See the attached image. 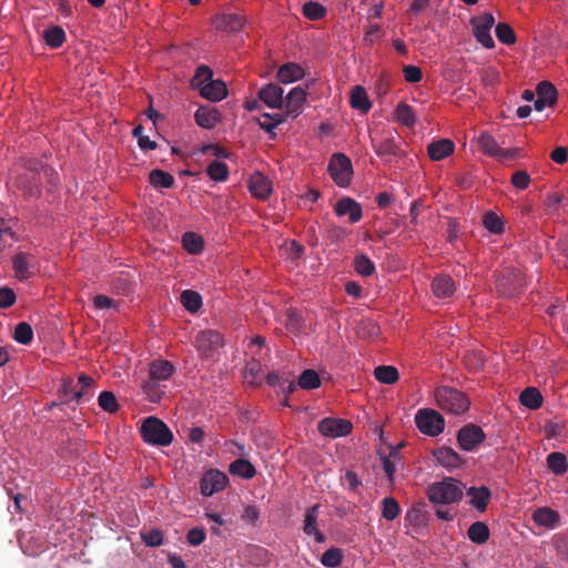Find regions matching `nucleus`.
Wrapping results in <instances>:
<instances>
[{"mask_svg": "<svg viewBox=\"0 0 568 568\" xmlns=\"http://www.w3.org/2000/svg\"><path fill=\"white\" fill-rule=\"evenodd\" d=\"M312 84L313 81H310L305 87H294L287 95L284 97V104L282 108H284L283 114L286 119H295L302 113L308 95V89Z\"/></svg>", "mask_w": 568, "mask_h": 568, "instance_id": "8", "label": "nucleus"}, {"mask_svg": "<svg viewBox=\"0 0 568 568\" xmlns=\"http://www.w3.org/2000/svg\"><path fill=\"white\" fill-rule=\"evenodd\" d=\"M335 213L338 216H348L351 223H357L363 216L362 206L351 197H343L335 205Z\"/></svg>", "mask_w": 568, "mask_h": 568, "instance_id": "20", "label": "nucleus"}, {"mask_svg": "<svg viewBox=\"0 0 568 568\" xmlns=\"http://www.w3.org/2000/svg\"><path fill=\"white\" fill-rule=\"evenodd\" d=\"M352 423L343 418L326 417L318 423V432L329 438L346 436L352 432Z\"/></svg>", "mask_w": 568, "mask_h": 568, "instance_id": "12", "label": "nucleus"}, {"mask_svg": "<svg viewBox=\"0 0 568 568\" xmlns=\"http://www.w3.org/2000/svg\"><path fill=\"white\" fill-rule=\"evenodd\" d=\"M436 406L444 413L462 415L469 408V399L459 389L449 386H439L434 390Z\"/></svg>", "mask_w": 568, "mask_h": 568, "instance_id": "2", "label": "nucleus"}, {"mask_svg": "<svg viewBox=\"0 0 568 568\" xmlns=\"http://www.w3.org/2000/svg\"><path fill=\"white\" fill-rule=\"evenodd\" d=\"M394 120L407 128H413L416 124V115L410 105L400 102L396 105L393 112Z\"/></svg>", "mask_w": 568, "mask_h": 568, "instance_id": "31", "label": "nucleus"}, {"mask_svg": "<svg viewBox=\"0 0 568 568\" xmlns=\"http://www.w3.org/2000/svg\"><path fill=\"white\" fill-rule=\"evenodd\" d=\"M303 253L304 247L296 241H287L281 246V255L291 262L300 260Z\"/></svg>", "mask_w": 568, "mask_h": 568, "instance_id": "41", "label": "nucleus"}, {"mask_svg": "<svg viewBox=\"0 0 568 568\" xmlns=\"http://www.w3.org/2000/svg\"><path fill=\"white\" fill-rule=\"evenodd\" d=\"M383 469L390 483L395 480L396 470L403 466L399 446L390 447L387 454L381 453Z\"/></svg>", "mask_w": 568, "mask_h": 568, "instance_id": "21", "label": "nucleus"}, {"mask_svg": "<svg viewBox=\"0 0 568 568\" xmlns=\"http://www.w3.org/2000/svg\"><path fill=\"white\" fill-rule=\"evenodd\" d=\"M251 194L258 200H266L272 193V182L261 172H254L248 180Z\"/></svg>", "mask_w": 568, "mask_h": 568, "instance_id": "18", "label": "nucleus"}, {"mask_svg": "<svg viewBox=\"0 0 568 568\" xmlns=\"http://www.w3.org/2000/svg\"><path fill=\"white\" fill-rule=\"evenodd\" d=\"M318 515L320 505H314L305 510L303 531L307 536H313L316 542L323 544L325 542V535L320 530L317 526Z\"/></svg>", "mask_w": 568, "mask_h": 568, "instance_id": "15", "label": "nucleus"}, {"mask_svg": "<svg viewBox=\"0 0 568 568\" xmlns=\"http://www.w3.org/2000/svg\"><path fill=\"white\" fill-rule=\"evenodd\" d=\"M544 432L547 439H555L558 442H565L566 439V427L562 423L549 422L545 425Z\"/></svg>", "mask_w": 568, "mask_h": 568, "instance_id": "47", "label": "nucleus"}, {"mask_svg": "<svg viewBox=\"0 0 568 568\" xmlns=\"http://www.w3.org/2000/svg\"><path fill=\"white\" fill-rule=\"evenodd\" d=\"M343 558L342 549L332 547L324 551L321 557V564L328 568H336L342 564Z\"/></svg>", "mask_w": 568, "mask_h": 568, "instance_id": "45", "label": "nucleus"}, {"mask_svg": "<svg viewBox=\"0 0 568 568\" xmlns=\"http://www.w3.org/2000/svg\"><path fill=\"white\" fill-rule=\"evenodd\" d=\"M404 78L408 83H417L423 78V72L419 67L406 65L403 69Z\"/></svg>", "mask_w": 568, "mask_h": 568, "instance_id": "61", "label": "nucleus"}, {"mask_svg": "<svg viewBox=\"0 0 568 568\" xmlns=\"http://www.w3.org/2000/svg\"><path fill=\"white\" fill-rule=\"evenodd\" d=\"M468 495L470 497V504L479 511H484L488 505L490 499V491L487 487H471L468 490Z\"/></svg>", "mask_w": 568, "mask_h": 568, "instance_id": "33", "label": "nucleus"}, {"mask_svg": "<svg viewBox=\"0 0 568 568\" xmlns=\"http://www.w3.org/2000/svg\"><path fill=\"white\" fill-rule=\"evenodd\" d=\"M195 122L204 129H213L220 121V113L214 108L201 106L194 114Z\"/></svg>", "mask_w": 568, "mask_h": 568, "instance_id": "29", "label": "nucleus"}, {"mask_svg": "<svg viewBox=\"0 0 568 568\" xmlns=\"http://www.w3.org/2000/svg\"><path fill=\"white\" fill-rule=\"evenodd\" d=\"M14 275L19 281H26L36 274L34 257L28 253L19 252L12 261Z\"/></svg>", "mask_w": 568, "mask_h": 568, "instance_id": "14", "label": "nucleus"}, {"mask_svg": "<svg viewBox=\"0 0 568 568\" xmlns=\"http://www.w3.org/2000/svg\"><path fill=\"white\" fill-rule=\"evenodd\" d=\"M519 400L529 409H538L542 405V395L536 387H527L521 392Z\"/></svg>", "mask_w": 568, "mask_h": 568, "instance_id": "34", "label": "nucleus"}, {"mask_svg": "<svg viewBox=\"0 0 568 568\" xmlns=\"http://www.w3.org/2000/svg\"><path fill=\"white\" fill-rule=\"evenodd\" d=\"M286 116L283 113L268 114L263 113L257 118V123L262 130L270 133L272 138H275L274 130L282 123L286 122Z\"/></svg>", "mask_w": 568, "mask_h": 568, "instance_id": "32", "label": "nucleus"}, {"mask_svg": "<svg viewBox=\"0 0 568 568\" xmlns=\"http://www.w3.org/2000/svg\"><path fill=\"white\" fill-rule=\"evenodd\" d=\"M455 151V144L449 139H439L427 145V153L433 161H442L452 155Z\"/></svg>", "mask_w": 568, "mask_h": 568, "instance_id": "24", "label": "nucleus"}, {"mask_svg": "<svg viewBox=\"0 0 568 568\" xmlns=\"http://www.w3.org/2000/svg\"><path fill=\"white\" fill-rule=\"evenodd\" d=\"M511 184L519 190H525L530 184V175L526 171H517L511 176Z\"/></svg>", "mask_w": 568, "mask_h": 568, "instance_id": "59", "label": "nucleus"}, {"mask_svg": "<svg viewBox=\"0 0 568 568\" xmlns=\"http://www.w3.org/2000/svg\"><path fill=\"white\" fill-rule=\"evenodd\" d=\"M44 40L51 48H59L65 40V33L60 27H50L44 31Z\"/></svg>", "mask_w": 568, "mask_h": 568, "instance_id": "46", "label": "nucleus"}, {"mask_svg": "<svg viewBox=\"0 0 568 568\" xmlns=\"http://www.w3.org/2000/svg\"><path fill=\"white\" fill-rule=\"evenodd\" d=\"M223 345L222 335L213 329L200 331L194 338V346L203 358H215Z\"/></svg>", "mask_w": 568, "mask_h": 568, "instance_id": "5", "label": "nucleus"}, {"mask_svg": "<svg viewBox=\"0 0 568 568\" xmlns=\"http://www.w3.org/2000/svg\"><path fill=\"white\" fill-rule=\"evenodd\" d=\"M258 99L267 108L281 109L284 104V90L277 84L270 83L260 90Z\"/></svg>", "mask_w": 568, "mask_h": 568, "instance_id": "16", "label": "nucleus"}, {"mask_svg": "<svg viewBox=\"0 0 568 568\" xmlns=\"http://www.w3.org/2000/svg\"><path fill=\"white\" fill-rule=\"evenodd\" d=\"M183 247L191 254H197L203 250V241L195 233H185L182 239Z\"/></svg>", "mask_w": 568, "mask_h": 568, "instance_id": "51", "label": "nucleus"}, {"mask_svg": "<svg viewBox=\"0 0 568 568\" xmlns=\"http://www.w3.org/2000/svg\"><path fill=\"white\" fill-rule=\"evenodd\" d=\"M93 304L99 310H105L114 306L113 300L105 295H97L93 300Z\"/></svg>", "mask_w": 568, "mask_h": 568, "instance_id": "64", "label": "nucleus"}, {"mask_svg": "<svg viewBox=\"0 0 568 568\" xmlns=\"http://www.w3.org/2000/svg\"><path fill=\"white\" fill-rule=\"evenodd\" d=\"M361 479L354 471H346L344 476V484L347 486L348 489L355 490L361 485Z\"/></svg>", "mask_w": 568, "mask_h": 568, "instance_id": "63", "label": "nucleus"}, {"mask_svg": "<svg viewBox=\"0 0 568 568\" xmlns=\"http://www.w3.org/2000/svg\"><path fill=\"white\" fill-rule=\"evenodd\" d=\"M326 13V9L320 2L310 1L303 6V14L313 21L322 19Z\"/></svg>", "mask_w": 568, "mask_h": 568, "instance_id": "53", "label": "nucleus"}, {"mask_svg": "<svg viewBox=\"0 0 568 568\" xmlns=\"http://www.w3.org/2000/svg\"><path fill=\"white\" fill-rule=\"evenodd\" d=\"M470 24L476 40L486 49H493L495 47V41L491 37V29L495 26L494 16L489 12L476 16L471 18Z\"/></svg>", "mask_w": 568, "mask_h": 568, "instance_id": "7", "label": "nucleus"}, {"mask_svg": "<svg viewBox=\"0 0 568 568\" xmlns=\"http://www.w3.org/2000/svg\"><path fill=\"white\" fill-rule=\"evenodd\" d=\"M32 338H33V331L28 323L21 322L16 326V328H14L16 342H18L19 344H22V345H28L31 343Z\"/></svg>", "mask_w": 568, "mask_h": 568, "instance_id": "54", "label": "nucleus"}, {"mask_svg": "<svg viewBox=\"0 0 568 568\" xmlns=\"http://www.w3.org/2000/svg\"><path fill=\"white\" fill-rule=\"evenodd\" d=\"M417 428L425 435L437 436L444 432L445 420L443 416L434 409H419L415 415Z\"/></svg>", "mask_w": 568, "mask_h": 568, "instance_id": "6", "label": "nucleus"}, {"mask_svg": "<svg viewBox=\"0 0 568 568\" xmlns=\"http://www.w3.org/2000/svg\"><path fill=\"white\" fill-rule=\"evenodd\" d=\"M547 466L549 470L555 475H564L568 470V460L562 453L554 452L550 453L547 458Z\"/></svg>", "mask_w": 568, "mask_h": 568, "instance_id": "36", "label": "nucleus"}, {"mask_svg": "<svg viewBox=\"0 0 568 568\" xmlns=\"http://www.w3.org/2000/svg\"><path fill=\"white\" fill-rule=\"evenodd\" d=\"M150 182L155 187L170 189L174 184V178L162 170H153L150 172Z\"/></svg>", "mask_w": 568, "mask_h": 568, "instance_id": "43", "label": "nucleus"}, {"mask_svg": "<svg viewBox=\"0 0 568 568\" xmlns=\"http://www.w3.org/2000/svg\"><path fill=\"white\" fill-rule=\"evenodd\" d=\"M328 172L338 186L347 187L353 172L351 160L343 153H335L329 161Z\"/></svg>", "mask_w": 568, "mask_h": 568, "instance_id": "9", "label": "nucleus"}, {"mask_svg": "<svg viewBox=\"0 0 568 568\" xmlns=\"http://www.w3.org/2000/svg\"><path fill=\"white\" fill-rule=\"evenodd\" d=\"M457 439L463 450L473 452L484 442L485 433L479 426L469 424L458 432Z\"/></svg>", "mask_w": 568, "mask_h": 568, "instance_id": "13", "label": "nucleus"}, {"mask_svg": "<svg viewBox=\"0 0 568 568\" xmlns=\"http://www.w3.org/2000/svg\"><path fill=\"white\" fill-rule=\"evenodd\" d=\"M456 284L447 274H440L432 281V292L437 298L446 300L454 295Z\"/></svg>", "mask_w": 568, "mask_h": 568, "instance_id": "22", "label": "nucleus"}, {"mask_svg": "<svg viewBox=\"0 0 568 568\" xmlns=\"http://www.w3.org/2000/svg\"><path fill=\"white\" fill-rule=\"evenodd\" d=\"M531 518L538 527L554 530L558 527L560 515L548 506L539 507L534 510Z\"/></svg>", "mask_w": 568, "mask_h": 568, "instance_id": "17", "label": "nucleus"}, {"mask_svg": "<svg viewBox=\"0 0 568 568\" xmlns=\"http://www.w3.org/2000/svg\"><path fill=\"white\" fill-rule=\"evenodd\" d=\"M525 284L524 274L519 270L514 268L498 278L497 288L505 296H515L521 292Z\"/></svg>", "mask_w": 568, "mask_h": 568, "instance_id": "10", "label": "nucleus"}, {"mask_svg": "<svg viewBox=\"0 0 568 568\" xmlns=\"http://www.w3.org/2000/svg\"><path fill=\"white\" fill-rule=\"evenodd\" d=\"M206 534L203 528L194 527L187 531L186 540L191 546H200L205 540Z\"/></svg>", "mask_w": 568, "mask_h": 568, "instance_id": "60", "label": "nucleus"}, {"mask_svg": "<svg viewBox=\"0 0 568 568\" xmlns=\"http://www.w3.org/2000/svg\"><path fill=\"white\" fill-rule=\"evenodd\" d=\"M143 440L151 445L169 446L173 442L170 428L156 417H148L141 426Z\"/></svg>", "mask_w": 568, "mask_h": 568, "instance_id": "4", "label": "nucleus"}, {"mask_svg": "<svg viewBox=\"0 0 568 568\" xmlns=\"http://www.w3.org/2000/svg\"><path fill=\"white\" fill-rule=\"evenodd\" d=\"M200 94L206 100L219 102L227 95V89L223 81L212 79L201 88Z\"/></svg>", "mask_w": 568, "mask_h": 568, "instance_id": "26", "label": "nucleus"}, {"mask_svg": "<svg viewBox=\"0 0 568 568\" xmlns=\"http://www.w3.org/2000/svg\"><path fill=\"white\" fill-rule=\"evenodd\" d=\"M230 471L233 475H237L244 479L253 478L256 474L254 465L247 459H236L230 465Z\"/></svg>", "mask_w": 568, "mask_h": 568, "instance_id": "37", "label": "nucleus"}, {"mask_svg": "<svg viewBox=\"0 0 568 568\" xmlns=\"http://www.w3.org/2000/svg\"><path fill=\"white\" fill-rule=\"evenodd\" d=\"M321 386L320 375L314 369H305L298 377V387L315 389Z\"/></svg>", "mask_w": 568, "mask_h": 568, "instance_id": "42", "label": "nucleus"}, {"mask_svg": "<svg viewBox=\"0 0 568 568\" xmlns=\"http://www.w3.org/2000/svg\"><path fill=\"white\" fill-rule=\"evenodd\" d=\"M174 373V366L165 359L153 361L149 366V377L142 384V390L152 403H159L165 393L166 382Z\"/></svg>", "mask_w": 568, "mask_h": 568, "instance_id": "1", "label": "nucleus"}, {"mask_svg": "<svg viewBox=\"0 0 568 568\" xmlns=\"http://www.w3.org/2000/svg\"><path fill=\"white\" fill-rule=\"evenodd\" d=\"M305 77L304 68L295 62H287L277 70L276 78L283 84H291Z\"/></svg>", "mask_w": 568, "mask_h": 568, "instance_id": "23", "label": "nucleus"}, {"mask_svg": "<svg viewBox=\"0 0 568 568\" xmlns=\"http://www.w3.org/2000/svg\"><path fill=\"white\" fill-rule=\"evenodd\" d=\"M78 384L81 385V389H75L72 386V382L65 383L64 393L65 395L70 394L71 398L79 403L84 396L89 395L88 390L94 385V379L88 375L82 374L78 378Z\"/></svg>", "mask_w": 568, "mask_h": 568, "instance_id": "28", "label": "nucleus"}, {"mask_svg": "<svg viewBox=\"0 0 568 568\" xmlns=\"http://www.w3.org/2000/svg\"><path fill=\"white\" fill-rule=\"evenodd\" d=\"M245 24V18L239 13H222L215 17L214 26L224 32H237Z\"/></svg>", "mask_w": 568, "mask_h": 568, "instance_id": "19", "label": "nucleus"}, {"mask_svg": "<svg viewBox=\"0 0 568 568\" xmlns=\"http://www.w3.org/2000/svg\"><path fill=\"white\" fill-rule=\"evenodd\" d=\"M400 513L399 504L393 497H385L382 500V516L386 520H394Z\"/></svg>", "mask_w": 568, "mask_h": 568, "instance_id": "49", "label": "nucleus"}, {"mask_svg": "<svg viewBox=\"0 0 568 568\" xmlns=\"http://www.w3.org/2000/svg\"><path fill=\"white\" fill-rule=\"evenodd\" d=\"M463 495V485L452 477L434 483L428 488V498L435 505L458 503L462 500Z\"/></svg>", "mask_w": 568, "mask_h": 568, "instance_id": "3", "label": "nucleus"}, {"mask_svg": "<svg viewBox=\"0 0 568 568\" xmlns=\"http://www.w3.org/2000/svg\"><path fill=\"white\" fill-rule=\"evenodd\" d=\"M537 97H540L551 104H554L557 100V90L555 85L548 81H541L538 83L536 88Z\"/></svg>", "mask_w": 568, "mask_h": 568, "instance_id": "55", "label": "nucleus"}, {"mask_svg": "<svg viewBox=\"0 0 568 568\" xmlns=\"http://www.w3.org/2000/svg\"><path fill=\"white\" fill-rule=\"evenodd\" d=\"M436 462L447 469H455L462 465V457L450 447H440L434 453Z\"/></svg>", "mask_w": 568, "mask_h": 568, "instance_id": "27", "label": "nucleus"}, {"mask_svg": "<svg viewBox=\"0 0 568 568\" xmlns=\"http://www.w3.org/2000/svg\"><path fill=\"white\" fill-rule=\"evenodd\" d=\"M141 538L146 546L158 547L163 542V532L160 529H151L142 534Z\"/></svg>", "mask_w": 568, "mask_h": 568, "instance_id": "58", "label": "nucleus"}, {"mask_svg": "<svg viewBox=\"0 0 568 568\" xmlns=\"http://www.w3.org/2000/svg\"><path fill=\"white\" fill-rule=\"evenodd\" d=\"M354 267L357 274L362 276H371L375 272L374 262L365 254H359L355 256Z\"/></svg>", "mask_w": 568, "mask_h": 568, "instance_id": "44", "label": "nucleus"}, {"mask_svg": "<svg viewBox=\"0 0 568 568\" xmlns=\"http://www.w3.org/2000/svg\"><path fill=\"white\" fill-rule=\"evenodd\" d=\"M213 79L212 70L206 65H200L196 69L194 77L192 78V87L196 88L199 91L203 85H205L209 81Z\"/></svg>", "mask_w": 568, "mask_h": 568, "instance_id": "52", "label": "nucleus"}, {"mask_svg": "<svg viewBox=\"0 0 568 568\" xmlns=\"http://www.w3.org/2000/svg\"><path fill=\"white\" fill-rule=\"evenodd\" d=\"M351 106L363 113H367L372 108V102L368 98L366 90L361 85L352 88L349 97Z\"/></svg>", "mask_w": 568, "mask_h": 568, "instance_id": "30", "label": "nucleus"}, {"mask_svg": "<svg viewBox=\"0 0 568 568\" xmlns=\"http://www.w3.org/2000/svg\"><path fill=\"white\" fill-rule=\"evenodd\" d=\"M16 293L12 288L1 287L0 288V307L7 308L16 302Z\"/></svg>", "mask_w": 568, "mask_h": 568, "instance_id": "62", "label": "nucleus"}, {"mask_svg": "<svg viewBox=\"0 0 568 568\" xmlns=\"http://www.w3.org/2000/svg\"><path fill=\"white\" fill-rule=\"evenodd\" d=\"M497 39L504 44H514L516 42V36L511 27L507 23H498L495 27Z\"/></svg>", "mask_w": 568, "mask_h": 568, "instance_id": "56", "label": "nucleus"}, {"mask_svg": "<svg viewBox=\"0 0 568 568\" xmlns=\"http://www.w3.org/2000/svg\"><path fill=\"white\" fill-rule=\"evenodd\" d=\"M372 144L378 155L395 154L397 150V145L392 133L379 142H375V139L372 138Z\"/></svg>", "mask_w": 568, "mask_h": 568, "instance_id": "50", "label": "nucleus"}, {"mask_svg": "<svg viewBox=\"0 0 568 568\" xmlns=\"http://www.w3.org/2000/svg\"><path fill=\"white\" fill-rule=\"evenodd\" d=\"M467 535L474 544L483 545L489 539L490 531L485 523L475 521L469 526Z\"/></svg>", "mask_w": 568, "mask_h": 568, "instance_id": "35", "label": "nucleus"}, {"mask_svg": "<svg viewBox=\"0 0 568 568\" xmlns=\"http://www.w3.org/2000/svg\"><path fill=\"white\" fill-rule=\"evenodd\" d=\"M207 175L216 182H223L229 176V168L226 163L213 161L206 169Z\"/></svg>", "mask_w": 568, "mask_h": 568, "instance_id": "48", "label": "nucleus"}, {"mask_svg": "<svg viewBox=\"0 0 568 568\" xmlns=\"http://www.w3.org/2000/svg\"><path fill=\"white\" fill-rule=\"evenodd\" d=\"M101 409L108 413H115L119 408L116 398L112 392H102L98 398Z\"/></svg>", "mask_w": 568, "mask_h": 568, "instance_id": "57", "label": "nucleus"}, {"mask_svg": "<svg viewBox=\"0 0 568 568\" xmlns=\"http://www.w3.org/2000/svg\"><path fill=\"white\" fill-rule=\"evenodd\" d=\"M229 484V478L225 473L217 469H210L201 479V494L210 497L217 491L223 490Z\"/></svg>", "mask_w": 568, "mask_h": 568, "instance_id": "11", "label": "nucleus"}, {"mask_svg": "<svg viewBox=\"0 0 568 568\" xmlns=\"http://www.w3.org/2000/svg\"><path fill=\"white\" fill-rule=\"evenodd\" d=\"M180 300L184 308L192 314L197 313L202 306V296L192 290L183 291Z\"/></svg>", "mask_w": 568, "mask_h": 568, "instance_id": "38", "label": "nucleus"}, {"mask_svg": "<svg viewBox=\"0 0 568 568\" xmlns=\"http://www.w3.org/2000/svg\"><path fill=\"white\" fill-rule=\"evenodd\" d=\"M477 141L478 146L486 155L503 159L510 156V152L501 149L497 141L487 132L480 133Z\"/></svg>", "mask_w": 568, "mask_h": 568, "instance_id": "25", "label": "nucleus"}, {"mask_svg": "<svg viewBox=\"0 0 568 568\" xmlns=\"http://www.w3.org/2000/svg\"><path fill=\"white\" fill-rule=\"evenodd\" d=\"M483 225L484 227L491 234L498 235L504 232V222L501 217L493 212H486L483 216Z\"/></svg>", "mask_w": 568, "mask_h": 568, "instance_id": "40", "label": "nucleus"}, {"mask_svg": "<svg viewBox=\"0 0 568 568\" xmlns=\"http://www.w3.org/2000/svg\"><path fill=\"white\" fill-rule=\"evenodd\" d=\"M375 378L384 384L392 385L398 381V371L390 365H382L374 369Z\"/></svg>", "mask_w": 568, "mask_h": 568, "instance_id": "39", "label": "nucleus"}]
</instances>
